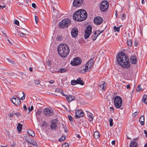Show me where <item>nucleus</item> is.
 Here are the masks:
<instances>
[{"label": "nucleus", "instance_id": "obj_35", "mask_svg": "<svg viewBox=\"0 0 147 147\" xmlns=\"http://www.w3.org/2000/svg\"><path fill=\"white\" fill-rule=\"evenodd\" d=\"M71 84L73 85H74L77 84L76 80H72L71 81Z\"/></svg>", "mask_w": 147, "mask_h": 147}, {"label": "nucleus", "instance_id": "obj_36", "mask_svg": "<svg viewBox=\"0 0 147 147\" xmlns=\"http://www.w3.org/2000/svg\"><path fill=\"white\" fill-rule=\"evenodd\" d=\"M109 121L110 122V125L111 127H112L113 125V119L112 118H110L109 119Z\"/></svg>", "mask_w": 147, "mask_h": 147}, {"label": "nucleus", "instance_id": "obj_61", "mask_svg": "<svg viewBox=\"0 0 147 147\" xmlns=\"http://www.w3.org/2000/svg\"><path fill=\"white\" fill-rule=\"evenodd\" d=\"M49 82L50 84H53L54 82V81L53 80H51L49 81Z\"/></svg>", "mask_w": 147, "mask_h": 147}, {"label": "nucleus", "instance_id": "obj_54", "mask_svg": "<svg viewBox=\"0 0 147 147\" xmlns=\"http://www.w3.org/2000/svg\"><path fill=\"white\" fill-rule=\"evenodd\" d=\"M7 42L8 44L12 45V43L9 39L7 40Z\"/></svg>", "mask_w": 147, "mask_h": 147}, {"label": "nucleus", "instance_id": "obj_62", "mask_svg": "<svg viewBox=\"0 0 147 147\" xmlns=\"http://www.w3.org/2000/svg\"><path fill=\"white\" fill-rule=\"evenodd\" d=\"M115 140H113L111 142L112 144L113 145L115 144Z\"/></svg>", "mask_w": 147, "mask_h": 147}, {"label": "nucleus", "instance_id": "obj_20", "mask_svg": "<svg viewBox=\"0 0 147 147\" xmlns=\"http://www.w3.org/2000/svg\"><path fill=\"white\" fill-rule=\"evenodd\" d=\"M101 85H100V87L101 88L103 91H105L106 89V83L105 81L102 82Z\"/></svg>", "mask_w": 147, "mask_h": 147}, {"label": "nucleus", "instance_id": "obj_34", "mask_svg": "<svg viewBox=\"0 0 147 147\" xmlns=\"http://www.w3.org/2000/svg\"><path fill=\"white\" fill-rule=\"evenodd\" d=\"M127 43L128 46H129L130 47H131L132 45V42L131 40H127Z\"/></svg>", "mask_w": 147, "mask_h": 147}, {"label": "nucleus", "instance_id": "obj_55", "mask_svg": "<svg viewBox=\"0 0 147 147\" xmlns=\"http://www.w3.org/2000/svg\"><path fill=\"white\" fill-rule=\"evenodd\" d=\"M5 7V5L1 6L0 5V9H2L3 8Z\"/></svg>", "mask_w": 147, "mask_h": 147}, {"label": "nucleus", "instance_id": "obj_13", "mask_svg": "<svg viewBox=\"0 0 147 147\" xmlns=\"http://www.w3.org/2000/svg\"><path fill=\"white\" fill-rule=\"evenodd\" d=\"M81 63V60L79 58H76L73 61H71V64L73 65H79Z\"/></svg>", "mask_w": 147, "mask_h": 147}, {"label": "nucleus", "instance_id": "obj_58", "mask_svg": "<svg viewBox=\"0 0 147 147\" xmlns=\"http://www.w3.org/2000/svg\"><path fill=\"white\" fill-rule=\"evenodd\" d=\"M14 114L16 115L19 116L20 115V113L19 112H17L14 113Z\"/></svg>", "mask_w": 147, "mask_h": 147}, {"label": "nucleus", "instance_id": "obj_5", "mask_svg": "<svg viewBox=\"0 0 147 147\" xmlns=\"http://www.w3.org/2000/svg\"><path fill=\"white\" fill-rule=\"evenodd\" d=\"M71 21L68 19L62 20L59 24V26L60 28H65L68 27L70 24Z\"/></svg>", "mask_w": 147, "mask_h": 147}, {"label": "nucleus", "instance_id": "obj_28", "mask_svg": "<svg viewBox=\"0 0 147 147\" xmlns=\"http://www.w3.org/2000/svg\"><path fill=\"white\" fill-rule=\"evenodd\" d=\"M6 59L7 61L9 63V64H15L16 63L15 62L12 60L10 58H6Z\"/></svg>", "mask_w": 147, "mask_h": 147}, {"label": "nucleus", "instance_id": "obj_37", "mask_svg": "<svg viewBox=\"0 0 147 147\" xmlns=\"http://www.w3.org/2000/svg\"><path fill=\"white\" fill-rule=\"evenodd\" d=\"M114 30L115 31H117L118 32H119L120 30L119 27H117L116 26H115L114 27Z\"/></svg>", "mask_w": 147, "mask_h": 147}, {"label": "nucleus", "instance_id": "obj_8", "mask_svg": "<svg viewBox=\"0 0 147 147\" xmlns=\"http://www.w3.org/2000/svg\"><path fill=\"white\" fill-rule=\"evenodd\" d=\"M92 27L91 26L88 25V26L86 30L84 37L85 39H87L89 37L92 33Z\"/></svg>", "mask_w": 147, "mask_h": 147}, {"label": "nucleus", "instance_id": "obj_53", "mask_svg": "<svg viewBox=\"0 0 147 147\" xmlns=\"http://www.w3.org/2000/svg\"><path fill=\"white\" fill-rule=\"evenodd\" d=\"M60 90V89H59V88H57L56 89L55 92H56L59 93V92Z\"/></svg>", "mask_w": 147, "mask_h": 147}, {"label": "nucleus", "instance_id": "obj_59", "mask_svg": "<svg viewBox=\"0 0 147 147\" xmlns=\"http://www.w3.org/2000/svg\"><path fill=\"white\" fill-rule=\"evenodd\" d=\"M29 137V136H28V137L26 138H25V139H26V141L27 142H28V143H30V140H28V138Z\"/></svg>", "mask_w": 147, "mask_h": 147}, {"label": "nucleus", "instance_id": "obj_47", "mask_svg": "<svg viewBox=\"0 0 147 147\" xmlns=\"http://www.w3.org/2000/svg\"><path fill=\"white\" fill-rule=\"evenodd\" d=\"M63 96H65L66 95H65L63 92V90L60 89L59 92Z\"/></svg>", "mask_w": 147, "mask_h": 147}, {"label": "nucleus", "instance_id": "obj_19", "mask_svg": "<svg viewBox=\"0 0 147 147\" xmlns=\"http://www.w3.org/2000/svg\"><path fill=\"white\" fill-rule=\"evenodd\" d=\"M130 60L131 63L133 64H136L137 61L136 57L134 55L131 57Z\"/></svg>", "mask_w": 147, "mask_h": 147}, {"label": "nucleus", "instance_id": "obj_14", "mask_svg": "<svg viewBox=\"0 0 147 147\" xmlns=\"http://www.w3.org/2000/svg\"><path fill=\"white\" fill-rule=\"evenodd\" d=\"M83 2V0H74L73 3V6L78 7L81 5Z\"/></svg>", "mask_w": 147, "mask_h": 147}, {"label": "nucleus", "instance_id": "obj_60", "mask_svg": "<svg viewBox=\"0 0 147 147\" xmlns=\"http://www.w3.org/2000/svg\"><path fill=\"white\" fill-rule=\"evenodd\" d=\"M138 43L136 41H135L134 42V45L135 46H137L138 45Z\"/></svg>", "mask_w": 147, "mask_h": 147}, {"label": "nucleus", "instance_id": "obj_38", "mask_svg": "<svg viewBox=\"0 0 147 147\" xmlns=\"http://www.w3.org/2000/svg\"><path fill=\"white\" fill-rule=\"evenodd\" d=\"M47 63L49 66H51L52 63L51 61L50 60H48L47 61Z\"/></svg>", "mask_w": 147, "mask_h": 147}, {"label": "nucleus", "instance_id": "obj_48", "mask_svg": "<svg viewBox=\"0 0 147 147\" xmlns=\"http://www.w3.org/2000/svg\"><path fill=\"white\" fill-rule=\"evenodd\" d=\"M35 20L36 22V24L38 22V17L36 16H35Z\"/></svg>", "mask_w": 147, "mask_h": 147}, {"label": "nucleus", "instance_id": "obj_2", "mask_svg": "<svg viewBox=\"0 0 147 147\" xmlns=\"http://www.w3.org/2000/svg\"><path fill=\"white\" fill-rule=\"evenodd\" d=\"M57 49L59 55L63 58L67 57L70 52L69 48L68 46L64 44H61L59 45Z\"/></svg>", "mask_w": 147, "mask_h": 147}, {"label": "nucleus", "instance_id": "obj_27", "mask_svg": "<svg viewBox=\"0 0 147 147\" xmlns=\"http://www.w3.org/2000/svg\"><path fill=\"white\" fill-rule=\"evenodd\" d=\"M142 101L146 104H147V95H144L143 96L142 98Z\"/></svg>", "mask_w": 147, "mask_h": 147}, {"label": "nucleus", "instance_id": "obj_41", "mask_svg": "<svg viewBox=\"0 0 147 147\" xmlns=\"http://www.w3.org/2000/svg\"><path fill=\"white\" fill-rule=\"evenodd\" d=\"M62 38L61 36H57L56 38V40L57 41H61L62 40Z\"/></svg>", "mask_w": 147, "mask_h": 147}, {"label": "nucleus", "instance_id": "obj_40", "mask_svg": "<svg viewBox=\"0 0 147 147\" xmlns=\"http://www.w3.org/2000/svg\"><path fill=\"white\" fill-rule=\"evenodd\" d=\"M88 119L90 121H91L93 120V118L92 116L90 115H88Z\"/></svg>", "mask_w": 147, "mask_h": 147}, {"label": "nucleus", "instance_id": "obj_24", "mask_svg": "<svg viewBox=\"0 0 147 147\" xmlns=\"http://www.w3.org/2000/svg\"><path fill=\"white\" fill-rule=\"evenodd\" d=\"M144 117L143 116H141L140 118L139 121L142 125H143L144 124Z\"/></svg>", "mask_w": 147, "mask_h": 147}, {"label": "nucleus", "instance_id": "obj_16", "mask_svg": "<svg viewBox=\"0 0 147 147\" xmlns=\"http://www.w3.org/2000/svg\"><path fill=\"white\" fill-rule=\"evenodd\" d=\"M58 68L57 65L56 63H54L53 65L51 66L50 68L51 72L53 73H56L57 72V70Z\"/></svg>", "mask_w": 147, "mask_h": 147}, {"label": "nucleus", "instance_id": "obj_43", "mask_svg": "<svg viewBox=\"0 0 147 147\" xmlns=\"http://www.w3.org/2000/svg\"><path fill=\"white\" fill-rule=\"evenodd\" d=\"M142 88H141V86L140 85H138V88H137V91H141V90H142Z\"/></svg>", "mask_w": 147, "mask_h": 147}, {"label": "nucleus", "instance_id": "obj_30", "mask_svg": "<svg viewBox=\"0 0 147 147\" xmlns=\"http://www.w3.org/2000/svg\"><path fill=\"white\" fill-rule=\"evenodd\" d=\"M97 32L96 31L95 32L94 34L92 36V39L93 40H95L98 36V35H97Z\"/></svg>", "mask_w": 147, "mask_h": 147}, {"label": "nucleus", "instance_id": "obj_44", "mask_svg": "<svg viewBox=\"0 0 147 147\" xmlns=\"http://www.w3.org/2000/svg\"><path fill=\"white\" fill-rule=\"evenodd\" d=\"M33 109H34V107L32 106H31L30 108V107H28V110L29 111V112L31 111H32Z\"/></svg>", "mask_w": 147, "mask_h": 147}, {"label": "nucleus", "instance_id": "obj_42", "mask_svg": "<svg viewBox=\"0 0 147 147\" xmlns=\"http://www.w3.org/2000/svg\"><path fill=\"white\" fill-rule=\"evenodd\" d=\"M40 82V81L38 80H34V83L36 84H39Z\"/></svg>", "mask_w": 147, "mask_h": 147}, {"label": "nucleus", "instance_id": "obj_63", "mask_svg": "<svg viewBox=\"0 0 147 147\" xmlns=\"http://www.w3.org/2000/svg\"><path fill=\"white\" fill-rule=\"evenodd\" d=\"M144 134L146 135V136H147V132L146 130H144Z\"/></svg>", "mask_w": 147, "mask_h": 147}, {"label": "nucleus", "instance_id": "obj_21", "mask_svg": "<svg viewBox=\"0 0 147 147\" xmlns=\"http://www.w3.org/2000/svg\"><path fill=\"white\" fill-rule=\"evenodd\" d=\"M3 74L4 75H2L1 76L0 78L3 80H5L7 79L6 77V76H7V75H8V73L6 74V73H5V72H3Z\"/></svg>", "mask_w": 147, "mask_h": 147}, {"label": "nucleus", "instance_id": "obj_57", "mask_svg": "<svg viewBox=\"0 0 147 147\" xmlns=\"http://www.w3.org/2000/svg\"><path fill=\"white\" fill-rule=\"evenodd\" d=\"M23 108H24V111H26L27 110V107L25 105L24 106H23Z\"/></svg>", "mask_w": 147, "mask_h": 147}, {"label": "nucleus", "instance_id": "obj_64", "mask_svg": "<svg viewBox=\"0 0 147 147\" xmlns=\"http://www.w3.org/2000/svg\"><path fill=\"white\" fill-rule=\"evenodd\" d=\"M110 108L111 109L110 111L111 112H114V109L113 107H110Z\"/></svg>", "mask_w": 147, "mask_h": 147}, {"label": "nucleus", "instance_id": "obj_12", "mask_svg": "<svg viewBox=\"0 0 147 147\" xmlns=\"http://www.w3.org/2000/svg\"><path fill=\"white\" fill-rule=\"evenodd\" d=\"M103 21L102 18L100 17H97L95 18L94 20V22L96 25H100L101 24Z\"/></svg>", "mask_w": 147, "mask_h": 147}, {"label": "nucleus", "instance_id": "obj_23", "mask_svg": "<svg viewBox=\"0 0 147 147\" xmlns=\"http://www.w3.org/2000/svg\"><path fill=\"white\" fill-rule=\"evenodd\" d=\"M77 84H79L81 85H83L84 84L83 81L80 78H79L76 80Z\"/></svg>", "mask_w": 147, "mask_h": 147}, {"label": "nucleus", "instance_id": "obj_17", "mask_svg": "<svg viewBox=\"0 0 147 147\" xmlns=\"http://www.w3.org/2000/svg\"><path fill=\"white\" fill-rule=\"evenodd\" d=\"M51 128L53 130H55L57 128V125L56 122L54 120L51 121Z\"/></svg>", "mask_w": 147, "mask_h": 147}, {"label": "nucleus", "instance_id": "obj_25", "mask_svg": "<svg viewBox=\"0 0 147 147\" xmlns=\"http://www.w3.org/2000/svg\"><path fill=\"white\" fill-rule=\"evenodd\" d=\"M137 143L136 141H133L131 142L130 145V147H137Z\"/></svg>", "mask_w": 147, "mask_h": 147}, {"label": "nucleus", "instance_id": "obj_32", "mask_svg": "<svg viewBox=\"0 0 147 147\" xmlns=\"http://www.w3.org/2000/svg\"><path fill=\"white\" fill-rule=\"evenodd\" d=\"M67 71V69L65 68H61L58 71V73H63L66 72Z\"/></svg>", "mask_w": 147, "mask_h": 147}, {"label": "nucleus", "instance_id": "obj_26", "mask_svg": "<svg viewBox=\"0 0 147 147\" xmlns=\"http://www.w3.org/2000/svg\"><path fill=\"white\" fill-rule=\"evenodd\" d=\"M94 136L96 139H98L100 136L99 133L98 131H95L94 134Z\"/></svg>", "mask_w": 147, "mask_h": 147}, {"label": "nucleus", "instance_id": "obj_10", "mask_svg": "<svg viewBox=\"0 0 147 147\" xmlns=\"http://www.w3.org/2000/svg\"><path fill=\"white\" fill-rule=\"evenodd\" d=\"M11 101L14 105L16 106H19L21 104L20 100L19 98L17 97L13 98Z\"/></svg>", "mask_w": 147, "mask_h": 147}, {"label": "nucleus", "instance_id": "obj_33", "mask_svg": "<svg viewBox=\"0 0 147 147\" xmlns=\"http://www.w3.org/2000/svg\"><path fill=\"white\" fill-rule=\"evenodd\" d=\"M17 32L18 35L20 36H24L25 35V34L24 32H22L18 30Z\"/></svg>", "mask_w": 147, "mask_h": 147}, {"label": "nucleus", "instance_id": "obj_11", "mask_svg": "<svg viewBox=\"0 0 147 147\" xmlns=\"http://www.w3.org/2000/svg\"><path fill=\"white\" fill-rule=\"evenodd\" d=\"M75 113V118L76 119H79L80 117H83L84 115L83 112L80 110H76Z\"/></svg>", "mask_w": 147, "mask_h": 147}, {"label": "nucleus", "instance_id": "obj_39", "mask_svg": "<svg viewBox=\"0 0 147 147\" xmlns=\"http://www.w3.org/2000/svg\"><path fill=\"white\" fill-rule=\"evenodd\" d=\"M65 136H62L61 138L59 139V140L60 142H61L65 140Z\"/></svg>", "mask_w": 147, "mask_h": 147}, {"label": "nucleus", "instance_id": "obj_50", "mask_svg": "<svg viewBox=\"0 0 147 147\" xmlns=\"http://www.w3.org/2000/svg\"><path fill=\"white\" fill-rule=\"evenodd\" d=\"M15 24L17 25H19V22L18 20H16L15 21Z\"/></svg>", "mask_w": 147, "mask_h": 147}, {"label": "nucleus", "instance_id": "obj_29", "mask_svg": "<svg viewBox=\"0 0 147 147\" xmlns=\"http://www.w3.org/2000/svg\"><path fill=\"white\" fill-rule=\"evenodd\" d=\"M22 125L20 123H18V124L17 126V129L18 131L20 132L21 131L22 129Z\"/></svg>", "mask_w": 147, "mask_h": 147}, {"label": "nucleus", "instance_id": "obj_1", "mask_svg": "<svg viewBox=\"0 0 147 147\" xmlns=\"http://www.w3.org/2000/svg\"><path fill=\"white\" fill-rule=\"evenodd\" d=\"M117 60L118 63L122 67L127 68L130 66L129 58L123 52H120L117 56Z\"/></svg>", "mask_w": 147, "mask_h": 147}, {"label": "nucleus", "instance_id": "obj_3", "mask_svg": "<svg viewBox=\"0 0 147 147\" xmlns=\"http://www.w3.org/2000/svg\"><path fill=\"white\" fill-rule=\"evenodd\" d=\"M87 13L84 10H79L74 14L73 19L78 21H81L85 20L87 18Z\"/></svg>", "mask_w": 147, "mask_h": 147}, {"label": "nucleus", "instance_id": "obj_6", "mask_svg": "<svg viewBox=\"0 0 147 147\" xmlns=\"http://www.w3.org/2000/svg\"><path fill=\"white\" fill-rule=\"evenodd\" d=\"M114 103L115 107L118 109L120 108L122 103V99L119 96H116L114 99Z\"/></svg>", "mask_w": 147, "mask_h": 147}, {"label": "nucleus", "instance_id": "obj_15", "mask_svg": "<svg viewBox=\"0 0 147 147\" xmlns=\"http://www.w3.org/2000/svg\"><path fill=\"white\" fill-rule=\"evenodd\" d=\"M71 34L73 37H76L78 34V28L75 27L73 28L71 30Z\"/></svg>", "mask_w": 147, "mask_h": 147}, {"label": "nucleus", "instance_id": "obj_45", "mask_svg": "<svg viewBox=\"0 0 147 147\" xmlns=\"http://www.w3.org/2000/svg\"><path fill=\"white\" fill-rule=\"evenodd\" d=\"M62 147H69V145L68 143H65L62 145Z\"/></svg>", "mask_w": 147, "mask_h": 147}, {"label": "nucleus", "instance_id": "obj_22", "mask_svg": "<svg viewBox=\"0 0 147 147\" xmlns=\"http://www.w3.org/2000/svg\"><path fill=\"white\" fill-rule=\"evenodd\" d=\"M27 133L29 135L32 137H33L35 136V134L31 130H28L27 131Z\"/></svg>", "mask_w": 147, "mask_h": 147}, {"label": "nucleus", "instance_id": "obj_7", "mask_svg": "<svg viewBox=\"0 0 147 147\" xmlns=\"http://www.w3.org/2000/svg\"><path fill=\"white\" fill-rule=\"evenodd\" d=\"M109 6L108 2L107 1H104L100 3V9L102 11H105L108 9Z\"/></svg>", "mask_w": 147, "mask_h": 147}, {"label": "nucleus", "instance_id": "obj_31", "mask_svg": "<svg viewBox=\"0 0 147 147\" xmlns=\"http://www.w3.org/2000/svg\"><path fill=\"white\" fill-rule=\"evenodd\" d=\"M42 113V111L38 110L36 112V115L37 117H38Z\"/></svg>", "mask_w": 147, "mask_h": 147}, {"label": "nucleus", "instance_id": "obj_9", "mask_svg": "<svg viewBox=\"0 0 147 147\" xmlns=\"http://www.w3.org/2000/svg\"><path fill=\"white\" fill-rule=\"evenodd\" d=\"M43 113L44 115L47 117H50L53 114V111L47 108H45L44 109Z\"/></svg>", "mask_w": 147, "mask_h": 147}, {"label": "nucleus", "instance_id": "obj_52", "mask_svg": "<svg viewBox=\"0 0 147 147\" xmlns=\"http://www.w3.org/2000/svg\"><path fill=\"white\" fill-rule=\"evenodd\" d=\"M32 6L34 8H36V4L34 3H32Z\"/></svg>", "mask_w": 147, "mask_h": 147}, {"label": "nucleus", "instance_id": "obj_4", "mask_svg": "<svg viewBox=\"0 0 147 147\" xmlns=\"http://www.w3.org/2000/svg\"><path fill=\"white\" fill-rule=\"evenodd\" d=\"M94 62L93 59H91L85 65V68L81 69L80 72L84 73L86 72L90 71L91 69L93 67Z\"/></svg>", "mask_w": 147, "mask_h": 147}, {"label": "nucleus", "instance_id": "obj_49", "mask_svg": "<svg viewBox=\"0 0 147 147\" xmlns=\"http://www.w3.org/2000/svg\"><path fill=\"white\" fill-rule=\"evenodd\" d=\"M68 117L69 120L70 121H71L72 120V119H73L71 115H68Z\"/></svg>", "mask_w": 147, "mask_h": 147}, {"label": "nucleus", "instance_id": "obj_46", "mask_svg": "<svg viewBox=\"0 0 147 147\" xmlns=\"http://www.w3.org/2000/svg\"><path fill=\"white\" fill-rule=\"evenodd\" d=\"M22 93L23 94V96L21 98V100H23L24 99L25 96V94L23 92H22Z\"/></svg>", "mask_w": 147, "mask_h": 147}, {"label": "nucleus", "instance_id": "obj_56", "mask_svg": "<svg viewBox=\"0 0 147 147\" xmlns=\"http://www.w3.org/2000/svg\"><path fill=\"white\" fill-rule=\"evenodd\" d=\"M138 112H135V113H134L133 114V116H136V115H138Z\"/></svg>", "mask_w": 147, "mask_h": 147}, {"label": "nucleus", "instance_id": "obj_18", "mask_svg": "<svg viewBox=\"0 0 147 147\" xmlns=\"http://www.w3.org/2000/svg\"><path fill=\"white\" fill-rule=\"evenodd\" d=\"M66 99L68 102H70L75 99V97L71 95L65 96Z\"/></svg>", "mask_w": 147, "mask_h": 147}, {"label": "nucleus", "instance_id": "obj_51", "mask_svg": "<svg viewBox=\"0 0 147 147\" xmlns=\"http://www.w3.org/2000/svg\"><path fill=\"white\" fill-rule=\"evenodd\" d=\"M103 31V30H102V31H100V30H98L97 32V33L98 34H97V35H98L102 33Z\"/></svg>", "mask_w": 147, "mask_h": 147}]
</instances>
